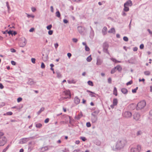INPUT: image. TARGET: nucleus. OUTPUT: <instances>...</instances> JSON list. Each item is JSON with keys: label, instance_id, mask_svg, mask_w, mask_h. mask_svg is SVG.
I'll use <instances>...</instances> for the list:
<instances>
[{"label": "nucleus", "instance_id": "nucleus-6", "mask_svg": "<svg viewBox=\"0 0 152 152\" xmlns=\"http://www.w3.org/2000/svg\"><path fill=\"white\" fill-rule=\"evenodd\" d=\"M118 100L117 99H113V104L110 105V107L113 109L114 108L115 106H116L118 104Z\"/></svg>", "mask_w": 152, "mask_h": 152}, {"label": "nucleus", "instance_id": "nucleus-53", "mask_svg": "<svg viewBox=\"0 0 152 152\" xmlns=\"http://www.w3.org/2000/svg\"><path fill=\"white\" fill-rule=\"evenodd\" d=\"M3 88L4 86L1 83H0V88L1 89H3Z\"/></svg>", "mask_w": 152, "mask_h": 152}, {"label": "nucleus", "instance_id": "nucleus-60", "mask_svg": "<svg viewBox=\"0 0 152 152\" xmlns=\"http://www.w3.org/2000/svg\"><path fill=\"white\" fill-rule=\"evenodd\" d=\"M51 11L52 12H53V6L50 7Z\"/></svg>", "mask_w": 152, "mask_h": 152}, {"label": "nucleus", "instance_id": "nucleus-32", "mask_svg": "<svg viewBox=\"0 0 152 152\" xmlns=\"http://www.w3.org/2000/svg\"><path fill=\"white\" fill-rule=\"evenodd\" d=\"M22 100V98L21 97H19L18 98L17 101L18 102H19Z\"/></svg>", "mask_w": 152, "mask_h": 152}, {"label": "nucleus", "instance_id": "nucleus-12", "mask_svg": "<svg viewBox=\"0 0 152 152\" xmlns=\"http://www.w3.org/2000/svg\"><path fill=\"white\" fill-rule=\"evenodd\" d=\"M115 30L114 28H112L111 29L108 31V32L110 33H113L115 34Z\"/></svg>", "mask_w": 152, "mask_h": 152}, {"label": "nucleus", "instance_id": "nucleus-41", "mask_svg": "<svg viewBox=\"0 0 152 152\" xmlns=\"http://www.w3.org/2000/svg\"><path fill=\"white\" fill-rule=\"evenodd\" d=\"M80 138L83 141H85L86 140V139L85 137H81Z\"/></svg>", "mask_w": 152, "mask_h": 152}, {"label": "nucleus", "instance_id": "nucleus-58", "mask_svg": "<svg viewBox=\"0 0 152 152\" xmlns=\"http://www.w3.org/2000/svg\"><path fill=\"white\" fill-rule=\"evenodd\" d=\"M137 50V47H134L133 48V50L134 51H136Z\"/></svg>", "mask_w": 152, "mask_h": 152}, {"label": "nucleus", "instance_id": "nucleus-52", "mask_svg": "<svg viewBox=\"0 0 152 152\" xmlns=\"http://www.w3.org/2000/svg\"><path fill=\"white\" fill-rule=\"evenodd\" d=\"M8 33L10 34H13V31H8Z\"/></svg>", "mask_w": 152, "mask_h": 152}, {"label": "nucleus", "instance_id": "nucleus-51", "mask_svg": "<svg viewBox=\"0 0 152 152\" xmlns=\"http://www.w3.org/2000/svg\"><path fill=\"white\" fill-rule=\"evenodd\" d=\"M34 30V28H31L29 30L30 32H32Z\"/></svg>", "mask_w": 152, "mask_h": 152}, {"label": "nucleus", "instance_id": "nucleus-28", "mask_svg": "<svg viewBox=\"0 0 152 152\" xmlns=\"http://www.w3.org/2000/svg\"><path fill=\"white\" fill-rule=\"evenodd\" d=\"M115 67L111 71V73L112 74L114 73L115 72Z\"/></svg>", "mask_w": 152, "mask_h": 152}, {"label": "nucleus", "instance_id": "nucleus-25", "mask_svg": "<svg viewBox=\"0 0 152 152\" xmlns=\"http://www.w3.org/2000/svg\"><path fill=\"white\" fill-rule=\"evenodd\" d=\"M85 50L86 51H88L90 50L89 48L86 45L85 47Z\"/></svg>", "mask_w": 152, "mask_h": 152}, {"label": "nucleus", "instance_id": "nucleus-27", "mask_svg": "<svg viewBox=\"0 0 152 152\" xmlns=\"http://www.w3.org/2000/svg\"><path fill=\"white\" fill-rule=\"evenodd\" d=\"M102 62L100 60H98L97 61L96 64L98 65L101 64Z\"/></svg>", "mask_w": 152, "mask_h": 152}, {"label": "nucleus", "instance_id": "nucleus-20", "mask_svg": "<svg viewBox=\"0 0 152 152\" xmlns=\"http://www.w3.org/2000/svg\"><path fill=\"white\" fill-rule=\"evenodd\" d=\"M96 118L95 116H94L93 118L92 119V122L93 123L95 122L96 121Z\"/></svg>", "mask_w": 152, "mask_h": 152}, {"label": "nucleus", "instance_id": "nucleus-49", "mask_svg": "<svg viewBox=\"0 0 152 152\" xmlns=\"http://www.w3.org/2000/svg\"><path fill=\"white\" fill-rule=\"evenodd\" d=\"M44 110V108L42 107V108H41V109L39 111V113H40L42 111H43Z\"/></svg>", "mask_w": 152, "mask_h": 152}, {"label": "nucleus", "instance_id": "nucleus-43", "mask_svg": "<svg viewBox=\"0 0 152 152\" xmlns=\"http://www.w3.org/2000/svg\"><path fill=\"white\" fill-rule=\"evenodd\" d=\"M27 16L28 18H30V17L34 18V16L32 15H29L27 14Z\"/></svg>", "mask_w": 152, "mask_h": 152}, {"label": "nucleus", "instance_id": "nucleus-1", "mask_svg": "<svg viewBox=\"0 0 152 152\" xmlns=\"http://www.w3.org/2000/svg\"><path fill=\"white\" fill-rule=\"evenodd\" d=\"M71 98V94L70 91L69 90H66L63 92L60 100L61 101L67 99H70Z\"/></svg>", "mask_w": 152, "mask_h": 152}, {"label": "nucleus", "instance_id": "nucleus-62", "mask_svg": "<svg viewBox=\"0 0 152 152\" xmlns=\"http://www.w3.org/2000/svg\"><path fill=\"white\" fill-rule=\"evenodd\" d=\"M148 32L150 34H152V32L151 31L150 29H148Z\"/></svg>", "mask_w": 152, "mask_h": 152}, {"label": "nucleus", "instance_id": "nucleus-55", "mask_svg": "<svg viewBox=\"0 0 152 152\" xmlns=\"http://www.w3.org/2000/svg\"><path fill=\"white\" fill-rule=\"evenodd\" d=\"M6 4L8 9H10V7L9 4V3L8 2H6Z\"/></svg>", "mask_w": 152, "mask_h": 152}, {"label": "nucleus", "instance_id": "nucleus-35", "mask_svg": "<svg viewBox=\"0 0 152 152\" xmlns=\"http://www.w3.org/2000/svg\"><path fill=\"white\" fill-rule=\"evenodd\" d=\"M31 61L32 63L35 64V59L34 58H31Z\"/></svg>", "mask_w": 152, "mask_h": 152}, {"label": "nucleus", "instance_id": "nucleus-5", "mask_svg": "<svg viewBox=\"0 0 152 152\" xmlns=\"http://www.w3.org/2000/svg\"><path fill=\"white\" fill-rule=\"evenodd\" d=\"M124 117L126 118H129L132 116V114L131 112L128 111H125L123 114Z\"/></svg>", "mask_w": 152, "mask_h": 152}, {"label": "nucleus", "instance_id": "nucleus-64", "mask_svg": "<svg viewBox=\"0 0 152 152\" xmlns=\"http://www.w3.org/2000/svg\"><path fill=\"white\" fill-rule=\"evenodd\" d=\"M80 151V150H75L73 152H79Z\"/></svg>", "mask_w": 152, "mask_h": 152}, {"label": "nucleus", "instance_id": "nucleus-48", "mask_svg": "<svg viewBox=\"0 0 152 152\" xmlns=\"http://www.w3.org/2000/svg\"><path fill=\"white\" fill-rule=\"evenodd\" d=\"M58 46V43H56L54 44V46L56 49Z\"/></svg>", "mask_w": 152, "mask_h": 152}, {"label": "nucleus", "instance_id": "nucleus-29", "mask_svg": "<svg viewBox=\"0 0 152 152\" xmlns=\"http://www.w3.org/2000/svg\"><path fill=\"white\" fill-rule=\"evenodd\" d=\"M52 27V25H50L47 27V28L48 30H50Z\"/></svg>", "mask_w": 152, "mask_h": 152}, {"label": "nucleus", "instance_id": "nucleus-13", "mask_svg": "<svg viewBox=\"0 0 152 152\" xmlns=\"http://www.w3.org/2000/svg\"><path fill=\"white\" fill-rule=\"evenodd\" d=\"M124 10L125 12H128L129 10V7L124 4Z\"/></svg>", "mask_w": 152, "mask_h": 152}, {"label": "nucleus", "instance_id": "nucleus-45", "mask_svg": "<svg viewBox=\"0 0 152 152\" xmlns=\"http://www.w3.org/2000/svg\"><path fill=\"white\" fill-rule=\"evenodd\" d=\"M57 77H58L59 78V77H61V75L60 73H57Z\"/></svg>", "mask_w": 152, "mask_h": 152}, {"label": "nucleus", "instance_id": "nucleus-57", "mask_svg": "<svg viewBox=\"0 0 152 152\" xmlns=\"http://www.w3.org/2000/svg\"><path fill=\"white\" fill-rule=\"evenodd\" d=\"M141 133H142V132H141V131H139L137 132V135H139L140 134H141Z\"/></svg>", "mask_w": 152, "mask_h": 152}, {"label": "nucleus", "instance_id": "nucleus-16", "mask_svg": "<svg viewBox=\"0 0 152 152\" xmlns=\"http://www.w3.org/2000/svg\"><path fill=\"white\" fill-rule=\"evenodd\" d=\"M113 94L115 95V96H117V90L116 87H115L114 88V90L113 91Z\"/></svg>", "mask_w": 152, "mask_h": 152}, {"label": "nucleus", "instance_id": "nucleus-30", "mask_svg": "<svg viewBox=\"0 0 152 152\" xmlns=\"http://www.w3.org/2000/svg\"><path fill=\"white\" fill-rule=\"evenodd\" d=\"M132 83V80H131L130 81L127 82L126 83V85L127 86H128L129 85H131Z\"/></svg>", "mask_w": 152, "mask_h": 152}, {"label": "nucleus", "instance_id": "nucleus-63", "mask_svg": "<svg viewBox=\"0 0 152 152\" xmlns=\"http://www.w3.org/2000/svg\"><path fill=\"white\" fill-rule=\"evenodd\" d=\"M150 114L151 116H152V110L150 111Z\"/></svg>", "mask_w": 152, "mask_h": 152}, {"label": "nucleus", "instance_id": "nucleus-14", "mask_svg": "<svg viewBox=\"0 0 152 152\" xmlns=\"http://www.w3.org/2000/svg\"><path fill=\"white\" fill-rule=\"evenodd\" d=\"M83 116V114L81 112L78 115L75 117V118L77 119H79Z\"/></svg>", "mask_w": 152, "mask_h": 152}, {"label": "nucleus", "instance_id": "nucleus-19", "mask_svg": "<svg viewBox=\"0 0 152 152\" xmlns=\"http://www.w3.org/2000/svg\"><path fill=\"white\" fill-rule=\"evenodd\" d=\"M56 16L58 17H60V14L59 11H58L56 12Z\"/></svg>", "mask_w": 152, "mask_h": 152}, {"label": "nucleus", "instance_id": "nucleus-61", "mask_svg": "<svg viewBox=\"0 0 152 152\" xmlns=\"http://www.w3.org/2000/svg\"><path fill=\"white\" fill-rule=\"evenodd\" d=\"M80 142V141H79L78 140L76 141L75 142V143L76 144H78Z\"/></svg>", "mask_w": 152, "mask_h": 152}, {"label": "nucleus", "instance_id": "nucleus-26", "mask_svg": "<svg viewBox=\"0 0 152 152\" xmlns=\"http://www.w3.org/2000/svg\"><path fill=\"white\" fill-rule=\"evenodd\" d=\"M138 88V87H137L133 89L132 91L133 93H135L136 92Z\"/></svg>", "mask_w": 152, "mask_h": 152}, {"label": "nucleus", "instance_id": "nucleus-11", "mask_svg": "<svg viewBox=\"0 0 152 152\" xmlns=\"http://www.w3.org/2000/svg\"><path fill=\"white\" fill-rule=\"evenodd\" d=\"M74 101L75 103L77 104H79L80 102V100L77 97H75V98Z\"/></svg>", "mask_w": 152, "mask_h": 152}, {"label": "nucleus", "instance_id": "nucleus-10", "mask_svg": "<svg viewBox=\"0 0 152 152\" xmlns=\"http://www.w3.org/2000/svg\"><path fill=\"white\" fill-rule=\"evenodd\" d=\"M107 32V28L106 27H104L102 29V33L103 35L106 34Z\"/></svg>", "mask_w": 152, "mask_h": 152}, {"label": "nucleus", "instance_id": "nucleus-38", "mask_svg": "<svg viewBox=\"0 0 152 152\" xmlns=\"http://www.w3.org/2000/svg\"><path fill=\"white\" fill-rule=\"evenodd\" d=\"M49 121V118H46L45 120V121H44V122L45 123H48Z\"/></svg>", "mask_w": 152, "mask_h": 152}, {"label": "nucleus", "instance_id": "nucleus-3", "mask_svg": "<svg viewBox=\"0 0 152 152\" xmlns=\"http://www.w3.org/2000/svg\"><path fill=\"white\" fill-rule=\"evenodd\" d=\"M7 138L5 137H0V146H2L7 142Z\"/></svg>", "mask_w": 152, "mask_h": 152}, {"label": "nucleus", "instance_id": "nucleus-15", "mask_svg": "<svg viewBox=\"0 0 152 152\" xmlns=\"http://www.w3.org/2000/svg\"><path fill=\"white\" fill-rule=\"evenodd\" d=\"M130 152H139V151L137 148H132L131 149Z\"/></svg>", "mask_w": 152, "mask_h": 152}, {"label": "nucleus", "instance_id": "nucleus-4", "mask_svg": "<svg viewBox=\"0 0 152 152\" xmlns=\"http://www.w3.org/2000/svg\"><path fill=\"white\" fill-rule=\"evenodd\" d=\"M125 144V141L123 140H120L116 144V146L118 148H121L124 147Z\"/></svg>", "mask_w": 152, "mask_h": 152}, {"label": "nucleus", "instance_id": "nucleus-21", "mask_svg": "<svg viewBox=\"0 0 152 152\" xmlns=\"http://www.w3.org/2000/svg\"><path fill=\"white\" fill-rule=\"evenodd\" d=\"M88 84L90 86H93V82L91 81H88Z\"/></svg>", "mask_w": 152, "mask_h": 152}, {"label": "nucleus", "instance_id": "nucleus-34", "mask_svg": "<svg viewBox=\"0 0 152 152\" xmlns=\"http://www.w3.org/2000/svg\"><path fill=\"white\" fill-rule=\"evenodd\" d=\"M123 39L125 41H128V38L126 37H124L123 38Z\"/></svg>", "mask_w": 152, "mask_h": 152}, {"label": "nucleus", "instance_id": "nucleus-33", "mask_svg": "<svg viewBox=\"0 0 152 152\" xmlns=\"http://www.w3.org/2000/svg\"><path fill=\"white\" fill-rule=\"evenodd\" d=\"M12 114V113L11 112H9L6 113V115H11Z\"/></svg>", "mask_w": 152, "mask_h": 152}, {"label": "nucleus", "instance_id": "nucleus-46", "mask_svg": "<svg viewBox=\"0 0 152 152\" xmlns=\"http://www.w3.org/2000/svg\"><path fill=\"white\" fill-rule=\"evenodd\" d=\"M144 45L143 44H141L140 45V49H142L143 48H144Z\"/></svg>", "mask_w": 152, "mask_h": 152}, {"label": "nucleus", "instance_id": "nucleus-54", "mask_svg": "<svg viewBox=\"0 0 152 152\" xmlns=\"http://www.w3.org/2000/svg\"><path fill=\"white\" fill-rule=\"evenodd\" d=\"M63 22L65 23H67L68 22V20L66 19H64L63 20Z\"/></svg>", "mask_w": 152, "mask_h": 152}, {"label": "nucleus", "instance_id": "nucleus-59", "mask_svg": "<svg viewBox=\"0 0 152 152\" xmlns=\"http://www.w3.org/2000/svg\"><path fill=\"white\" fill-rule=\"evenodd\" d=\"M31 10L33 12H34L36 10V9L34 7H32L31 8Z\"/></svg>", "mask_w": 152, "mask_h": 152}, {"label": "nucleus", "instance_id": "nucleus-22", "mask_svg": "<svg viewBox=\"0 0 152 152\" xmlns=\"http://www.w3.org/2000/svg\"><path fill=\"white\" fill-rule=\"evenodd\" d=\"M144 74L146 75H149L150 74V72L148 71H146L144 72Z\"/></svg>", "mask_w": 152, "mask_h": 152}, {"label": "nucleus", "instance_id": "nucleus-44", "mask_svg": "<svg viewBox=\"0 0 152 152\" xmlns=\"http://www.w3.org/2000/svg\"><path fill=\"white\" fill-rule=\"evenodd\" d=\"M72 40L73 42H77V39L76 38H73L72 39Z\"/></svg>", "mask_w": 152, "mask_h": 152}, {"label": "nucleus", "instance_id": "nucleus-40", "mask_svg": "<svg viewBox=\"0 0 152 152\" xmlns=\"http://www.w3.org/2000/svg\"><path fill=\"white\" fill-rule=\"evenodd\" d=\"M10 51L11 52L13 53H15L16 52V50L15 49L12 48L10 49Z\"/></svg>", "mask_w": 152, "mask_h": 152}, {"label": "nucleus", "instance_id": "nucleus-31", "mask_svg": "<svg viewBox=\"0 0 152 152\" xmlns=\"http://www.w3.org/2000/svg\"><path fill=\"white\" fill-rule=\"evenodd\" d=\"M86 126L87 127H91V124L89 122H87L86 124Z\"/></svg>", "mask_w": 152, "mask_h": 152}, {"label": "nucleus", "instance_id": "nucleus-8", "mask_svg": "<svg viewBox=\"0 0 152 152\" xmlns=\"http://www.w3.org/2000/svg\"><path fill=\"white\" fill-rule=\"evenodd\" d=\"M28 141L27 138H23L20 140V144H23L26 143Z\"/></svg>", "mask_w": 152, "mask_h": 152}, {"label": "nucleus", "instance_id": "nucleus-18", "mask_svg": "<svg viewBox=\"0 0 152 152\" xmlns=\"http://www.w3.org/2000/svg\"><path fill=\"white\" fill-rule=\"evenodd\" d=\"M92 59L91 56L90 55L87 58L86 60L88 62H89L91 61Z\"/></svg>", "mask_w": 152, "mask_h": 152}, {"label": "nucleus", "instance_id": "nucleus-23", "mask_svg": "<svg viewBox=\"0 0 152 152\" xmlns=\"http://www.w3.org/2000/svg\"><path fill=\"white\" fill-rule=\"evenodd\" d=\"M115 69H117V70L120 71L121 70L122 68L120 66H117L116 67H115Z\"/></svg>", "mask_w": 152, "mask_h": 152}, {"label": "nucleus", "instance_id": "nucleus-39", "mask_svg": "<svg viewBox=\"0 0 152 152\" xmlns=\"http://www.w3.org/2000/svg\"><path fill=\"white\" fill-rule=\"evenodd\" d=\"M4 133L3 132H0V137H4Z\"/></svg>", "mask_w": 152, "mask_h": 152}, {"label": "nucleus", "instance_id": "nucleus-24", "mask_svg": "<svg viewBox=\"0 0 152 152\" xmlns=\"http://www.w3.org/2000/svg\"><path fill=\"white\" fill-rule=\"evenodd\" d=\"M67 82L69 84H71V83H75V82H74V81L73 80H67Z\"/></svg>", "mask_w": 152, "mask_h": 152}, {"label": "nucleus", "instance_id": "nucleus-50", "mask_svg": "<svg viewBox=\"0 0 152 152\" xmlns=\"http://www.w3.org/2000/svg\"><path fill=\"white\" fill-rule=\"evenodd\" d=\"M67 55L68 57L69 58L72 56V54L70 53H68L67 54Z\"/></svg>", "mask_w": 152, "mask_h": 152}, {"label": "nucleus", "instance_id": "nucleus-2", "mask_svg": "<svg viewBox=\"0 0 152 152\" xmlns=\"http://www.w3.org/2000/svg\"><path fill=\"white\" fill-rule=\"evenodd\" d=\"M146 105V102L144 101H141L137 104V110H140L143 108Z\"/></svg>", "mask_w": 152, "mask_h": 152}, {"label": "nucleus", "instance_id": "nucleus-36", "mask_svg": "<svg viewBox=\"0 0 152 152\" xmlns=\"http://www.w3.org/2000/svg\"><path fill=\"white\" fill-rule=\"evenodd\" d=\"M108 82L109 83H111L112 82V79L111 78H109L108 79Z\"/></svg>", "mask_w": 152, "mask_h": 152}, {"label": "nucleus", "instance_id": "nucleus-56", "mask_svg": "<svg viewBox=\"0 0 152 152\" xmlns=\"http://www.w3.org/2000/svg\"><path fill=\"white\" fill-rule=\"evenodd\" d=\"M145 80L144 78H143L142 79H139V82L143 81V82H144Z\"/></svg>", "mask_w": 152, "mask_h": 152}, {"label": "nucleus", "instance_id": "nucleus-37", "mask_svg": "<svg viewBox=\"0 0 152 152\" xmlns=\"http://www.w3.org/2000/svg\"><path fill=\"white\" fill-rule=\"evenodd\" d=\"M53 33V31L52 30H50L48 32V34L50 35L52 34Z\"/></svg>", "mask_w": 152, "mask_h": 152}, {"label": "nucleus", "instance_id": "nucleus-17", "mask_svg": "<svg viewBox=\"0 0 152 152\" xmlns=\"http://www.w3.org/2000/svg\"><path fill=\"white\" fill-rule=\"evenodd\" d=\"M122 92L124 94H126L127 93L128 91L126 89L123 88L121 90Z\"/></svg>", "mask_w": 152, "mask_h": 152}, {"label": "nucleus", "instance_id": "nucleus-42", "mask_svg": "<svg viewBox=\"0 0 152 152\" xmlns=\"http://www.w3.org/2000/svg\"><path fill=\"white\" fill-rule=\"evenodd\" d=\"M41 67L42 68H44L45 67V65L43 63H42L41 64Z\"/></svg>", "mask_w": 152, "mask_h": 152}, {"label": "nucleus", "instance_id": "nucleus-7", "mask_svg": "<svg viewBox=\"0 0 152 152\" xmlns=\"http://www.w3.org/2000/svg\"><path fill=\"white\" fill-rule=\"evenodd\" d=\"M124 4L128 7H131L132 5V3L131 0H129L127 1Z\"/></svg>", "mask_w": 152, "mask_h": 152}, {"label": "nucleus", "instance_id": "nucleus-47", "mask_svg": "<svg viewBox=\"0 0 152 152\" xmlns=\"http://www.w3.org/2000/svg\"><path fill=\"white\" fill-rule=\"evenodd\" d=\"M11 63L13 65H15L16 64L15 62L13 61H11Z\"/></svg>", "mask_w": 152, "mask_h": 152}, {"label": "nucleus", "instance_id": "nucleus-9", "mask_svg": "<svg viewBox=\"0 0 152 152\" xmlns=\"http://www.w3.org/2000/svg\"><path fill=\"white\" fill-rule=\"evenodd\" d=\"M133 116L134 119L136 120H137L139 119L140 117V115L138 113H135L134 114Z\"/></svg>", "mask_w": 152, "mask_h": 152}]
</instances>
